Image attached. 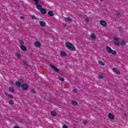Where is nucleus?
Here are the masks:
<instances>
[{
	"instance_id": "obj_1",
	"label": "nucleus",
	"mask_w": 128,
	"mask_h": 128,
	"mask_svg": "<svg viewBox=\"0 0 128 128\" xmlns=\"http://www.w3.org/2000/svg\"><path fill=\"white\" fill-rule=\"evenodd\" d=\"M15 84L17 88H20L23 90H28L30 87H28V85L26 84H22V83L20 81H18L15 82Z\"/></svg>"
},
{
	"instance_id": "obj_2",
	"label": "nucleus",
	"mask_w": 128,
	"mask_h": 128,
	"mask_svg": "<svg viewBox=\"0 0 128 128\" xmlns=\"http://www.w3.org/2000/svg\"><path fill=\"white\" fill-rule=\"evenodd\" d=\"M65 44H66V48H68L70 50H72V51L76 50V47H74V44H72V43L70 42H66Z\"/></svg>"
},
{
	"instance_id": "obj_3",
	"label": "nucleus",
	"mask_w": 128,
	"mask_h": 128,
	"mask_svg": "<svg viewBox=\"0 0 128 128\" xmlns=\"http://www.w3.org/2000/svg\"><path fill=\"white\" fill-rule=\"evenodd\" d=\"M114 40V44L116 46H120V40L116 37H114L113 38Z\"/></svg>"
},
{
	"instance_id": "obj_4",
	"label": "nucleus",
	"mask_w": 128,
	"mask_h": 128,
	"mask_svg": "<svg viewBox=\"0 0 128 128\" xmlns=\"http://www.w3.org/2000/svg\"><path fill=\"white\" fill-rule=\"evenodd\" d=\"M50 68H51L52 70H54V72H60V70L58 68H56V66L52 65V64H50Z\"/></svg>"
},
{
	"instance_id": "obj_5",
	"label": "nucleus",
	"mask_w": 128,
	"mask_h": 128,
	"mask_svg": "<svg viewBox=\"0 0 128 128\" xmlns=\"http://www.w3.org/2000/svg\"><path fill=\"white\" fill-rule=\"evenodd\" d=\"M100 24H101V26H106L108 24H106V22L105 20H101L100 21Z\"/></svg>"
},
{
	"instance_id": "obj_6",
	"label": "nucleus",
	"mask_w": 128,
	"mask_h": 128,
	"mask_svg": "<svg viewBox=\"0 0 128 128\" xmlns=\"http://www.w3.org/2000/svg\"><path fill=\"white\" fill-rule=\"evenodd\" d=\"M20 48L22 50V52H26L28 50L26 47L24 45H21Z\"/></svg>"
},
{
	"instance_id": "obj_7",
	"label": "nucleus",
	"mask_w": 128,
	"mask_h": 128,
	"mask_svg": "<svg viewBox=\"0 0 128 128\" xmlns=\"http://www.w3.org/2000/svg\"><path fill=\"white\" fill-rule=\"evenodd\" d=\"M4 94L6 96H7L9 98H14V96H12V94H7L6 91H4Z\"/></svg>"
},
{
	"instance_id": "obj_8",
	"label": "nucleus",
	"mask_w": 128,
	"mask_h": 128,
	"mask_svg": "<svg viewBox=\"0 0 128 128\" xmlns=\"http://www.w3.org/2000/svg\"><path fill=\"white\" fill-rule=\"evenodd\" d=\"M60 56L63 58H64V56H68V54H66V53L64 51H61L60 52Z\"/></svg>"
},
{
	"instance_id": "obj_9",
	"label": "nucleus",
	"mask_w": 128,
	"mask_h": 128,
	"mask_svg": "<svg viewBox=\"0 0 128 128\" xmlns=\"http://www.w3.org/2000/svg\"><path fill=\"white\" fill-rule=\"evenodd\" d=\"M108 118H110V120H114V116L112 113H109L108 114Z\"/></svg>"
},
{
	"instance_id": "obj_10",
	"label": "nucleus",
	"mask_w": 128,
	"mask_h": 128,
	"mask_svg": "<svg viewBox=\"0 0 128 128\" xmlns=\"http://www.w3.org/2000/svg\"><path fill=\"white\" fill-rule=\"evenodd\" d=\"M40 12L42 14H46V10L45 8H42Z\"/></svg>"
},
{
	"instance_id": "obj_11",
	"label": "nucleus",
	"mask_w": 128,
	"mask_h": 128,
	"mask_svg": "<svg viewBox=\"0 0 128 128\" xmlns=\"http://www.w3.org/2000/svg\"><path fill=\"white\" fill-rule=\"evenodd\" d=\"M40 24L42 28H44V26H46V22H44V21H40Z\"/></svg>"
},
{
	"instance_id": "obj_12",
	"label": "nucleus",
	"mask_w": 128,
	"mask_h": 128,
	"mask_svg": "<svg viewBox=\"0 0 128 128\" xmlns=\"http://www.w3.org/2000/svg\"><path fill=\"white\" fill-rule=\"evenodd\" d=\"M106 50L108 52V54H110L112 50V48H110V46H106Z\"/></svg>"
},
{
	"instance_id": "obj_13",
	"label": "nucleus",
	"mask_w": 128,
	"mask_h": 128,
	"mask_svg": "<svg viewBox=\"0 0 128 128\" xmlns=\"http://www.w3.org/2000/svg\"><path fill=\"white\" fill-rule=\"evenodd\" d=\"M90 38L94 40L96 38V34H92L90 36Z\"/></svg>"
},
{
	"instance_id": "obj_14",
	"label": "nucleus",
	"mask_w": 128,
	"mask_h": 128,
	"mask_svg": "<svg viewBox=\"0 0 128 128\" xmlns=\"http://www.w3.org/2000/svg\"><path fill=\"white\" fill-rule=\"evenodd\" d=\"M34 46H36V48H40V46H41L40 42H36L34 44Z\"/></svg>"
},
{
	"instance_id": "obj_15",
	"label": "nucleus",
	"mask_w": 128,
	"mask_h": 128,
	"mask_svg": "<svg viewBox=\"0 0 128 128\" xmlns=\"http://www.w3.org/2000/svg\"><path fill=\"white\" fill-rule=\"evenodd\" d=\"M22 66H24L25 68H28V63H26V62H24L22 64Z\"/></svg>"
},
{
	"instance_id": "obj_16",
	"label": "nucleus",
	"mask_w": 128,
	"mask_h": 128,
	"mask_svg": "<svg viewBox=\"0 0 128 128\" xmlns=\"http://www.w3.org/2000/svg\"><path fill=\"white\" fill-rule=\"evenodd\" d=\"M15 56L16 58H22V54H20V53H15Z\"/></svg>"
},
{
	"instance_id": "obj_17",
	"label": "nucleus",
	"mask_w": 128,
	"mask_h": 128,
	"mask_svg": "<svg viewBox=\"0 0 128 128\" xmlns=\"http://www.w3.org/2000/svg\"><path fill=\"white\" fill-rule=\"evenodd\" d=\"M65 22H72V19L70 18V17H68V18H64Z\"/></svg>"
},
{
	"instance_id": "obj_18",
	"label": "nucleus",
	"mask_w": 128,
	"mask_h": 128,
	"mask_svg": "<svg viewBox=\"0 0 128 128\" xmlns=\"http://www.w3.org/2000/svg\"><path fill=\"white\" fill-rule=\"evenodd\" d=\"M9 92H16V90L13 87H9Z\"/></svg>"
},
{
	"instance_id": "obj_19",
	"label": "nucleus",
	"mask_w": 128,
	"mask_h": 128,
	"mask_svg": "<svg viewBox=\"0 0 128 128\" xmlns=\"http://www.w3.org/2000/svg\"><path fill=\"white\" fill-rule=\"evenodd\" d=\"M71 104H72V106H78V102H76V101H74V100H72Z\"/></svg>"
},
{
	"instance_id": "obj_20",
	"label": "nucleus",
	"mask_w": 128,
	"mask_h": 128,
	"mask_svg": "<svg viewBox=\"0 0 128 128\" xmlns=\"http://www.w3.org/2000/svg\"><path fill=\"white\" fill-rule=\"evenodd\" d=\"M48 14L50 16H54V12L52 11L49 10L48 12Z\"/></svg>"
},
{
	"instance_id": "obj_21",
	"label": "nucleus",
	"mask_w": 128,
	"mask_h": 128,
	"mask_svg": "<svg viewBox=\"0 0 128 128\" xmlns=\"http://www.w3.org/2000/svg\"><path fill=\"white\" fill-rule=\"evenodd\" d=\"M120 44H121V46H126V41H124V40H122V41L121 42H120Z\"/></svg>"
},
{
	"instance_id": "obj_22",
	"label": "nucleus",
	"mask_w": 128,
	"mask_h": 128,
	"mask_svg": "<svg viewBox=\"0 0 128 128\" xmlns=\"http://www.w3.org/2000/svg\"><path fill=\"white\" fill-rule=\"evenodd\" d=\"M36 8L38 10H40L42 8V5H37L36 6Z\"/></svg>"
},
{
	"instance_id": "obj_23",
	"label": "nucleus",
	"mask_w": 128,
	"mask_h": 128,
	"mask_svg": "<svg viewBox=\"0 0 128 128\" xmlns=\"http://www.w3.org/2000/svg\"><path fill=\"white\" fill-rule=\"evenodd\" d=\"M51 115L52 116H56V112L54 111H52L50 112Z\"/></svg>"
},
{
	"instance_id": "obj_24",
	"label": "nucleus",
	"mask_w": 128,
	"mask_h": 128,
	"mask_svg": "<svg viewBox=\"0 0 128 128\" xmlns=\"http://www.w3.org/2000/svg\"><path fill=\"white\" fill-rule=\"evenodd\" d=\"M110 54H112L114 56H116V51L115 50H112L110 52Z\"/></svg>"
},
{
	"instance_id": "obj_25",
	"label": "nucleus",
	"mask_w": 128,
	"mask_h": 128,
	"mask_svg": "<svg viewBox=\"0 0 128 128\" xmlns=\"http://www.w3.org/2000/svg\"><path fill=\"white\" fill-rule=\"evenodd\" d=\"M98 64H100V66H106V64H104V62H102V61H99L98 62Z\"/></svg>"
},
{
	"instance_id": "obj_26",
	"label": "nucleus",
	"mask_w": 128,
	"mask_h": 128,
	"mask_svg": "<svg viewBox=\"0 0 128 128\" xmlns=\"http://www.w3.org/2000/svg\"><path fill=\"white\" fill-rule=\"evenodd\" d=\"M34 2H35L36 6H39L38 4V0H33Z\"/></svg>"
},
{
	"instance_id": "obj_27",
	"label": "nucleus",
	"mask_w": 128,
	"mask_h": 128,
	"mask_svg": "<svg viewBox=\"0 0 128 128\" xmlns=\"http://www.w3.org/2000/svg\"><path fill=\"white\" fill-rule=\"evenodd\" d=\"M19 42L21 46H24V41L22 40H19Z\"/></svg>"
},
{
	"instance_id": "obj_28",
	"label": "nucleus",
	"mask_w": 128,
	"mask_h": 128,
	"mask_svg": "<svg viewBox=\"0 0 128 128\" xmlns=\"http://www.w3.org/2000/svg\"><path fill=\"white\" fill-rule=\"evenodd\" d=\"M30 18H32V20H36V16L32 15H30Z\"/></svg>"
},
{
	"instance_id": "obj_29",
	"label": "nucleus",
	"mask_w": 128,
	"mask_h": 128,
	"mask_svg": "<svg viewBox=\"0 0 128 128\" xmlns=\"http://www.w3.org/2000/svg\"><path fill=\"white\" fill-rule=\"evenodd\" d=\"M116 16H122V14L117 12H116Z\"/></svg>"
},
{
	"instance_id": "obj_30",
	"label": "nucleus",
	"mask_w": 128,
	"mask_h": 128,
	"mask_svg": "<svg viewBox=\"0 0 128 128\" xmlns=\"http://www.w3.org/2000/svg\"><path fill=\"white\" fill-rule=\"evenodd\" d=\"M59 80H60L62 82H64V78L62 77H59Z\"/></svg>"
},
{
	"instance_id": "obj_31",
	"label": "nucleus",
	"mask_w": 128,
	"mask_h": 128,
	"mask_svg": "<svg viewBox=\"0 0 128 128\" xmlns=\"http://www.w3.org/2000/svg\"><path fill=\"white\" fill-rule=\"evenodd\" d=\"M31 92H32V94H36V89L34 88L32 89Z\"/></svg>"
},
{
	"instance_id": "obj_32",
	"label": "nucleus",
	"mask_w": 128,
	"mask_h": 128,
	"mask_svg": "<svg viewBox=\"0 0 128 128\" xmlns=\"http://www.w3.org/2000/svg\"><path fill=\"white\" fill-rule=\"evenodd\" d=\"M85 22H90V18H86Z\"/></svg>"
},
{
	"instance_id": "obj_33",
	"label": "nucleus",
	"mask_w": 128,
	"mask_h": 128,
	"mask_svg": "<svg viewBox=\"0 0 128 128\" xmlns=\"http://www.w3.org/2000/svg\"><path fill=\"white\" fill-rule=\"evenodd\" d=\"M98 78H99L100 80H102V79L104 78V76H102V74H100V75H98Z\"/></svg>"
},
{
	"instance_id": "obj_34",
	"label": "nucleus",
	"mask_w": 128,
	"mask_h": 128,
	"mask_svg": "<svg viewBox=\"0 0 128 128\" xmlns=\"http://www.w3.org/2000/svg\"><path fill=\"white\" fill-rule=\"evenodd\" d=\"M115 72L116 74H120V72L118 70H116Z\"/></svg>"
},
{
	"instance_id": "obj_35",
	"label": "nucleus",
	"mask_w": 128,
	"mask_h": 128,
	"mask_svg": "<svg viewBox=\"0 0 128 128\" xmlns=\"http://www.w3.org/2000/svg\"><path fill=\"white\" fill-rule=\"evenodd\" d=\"M9 104H14V101H12V100H10L9 101Z\"/></svg>"
},
{
	"instance_id": "obj_36",
	"label": "nucleus",
	"mask_w": 128,
	"mask_h": 128,
	"mask_svg": "<svg viewBox=\"0 0 128 128\" xmlns=\"http://www.w3.org/2000/svg\"><path fill=\"white\" fill-rule=\"evenodd\" d=\"M20 80L21 82H24V78H20Z\"/></svg>"
},
{
	"instance_id": "obj_37",
	"label": "nucleus",
	"mask_w": 128,
	"mask_h": 128,
	"mask_svg": "<svg viewBox=\"0 0 128 128\" xmlns=\"http://www.w3.org/2000/svg\"><path fill=\"white\" fill-rule=\"evenodd\" d=\"M72 92H75V94H76V92H77L76 89H74L72 90Z\"/></svg>"
},
{
	"instance_id": "obj_38",
	"label": "nucleus",
	"mask_w": 128,
	"mask_h": 128,
	"mask_svg": "<svg viewBox=\"0 0 128 128\" xmlns=\"http://www.w3.org/2000/svg\"><path fill=\"white\" fill-rule=\"evenodd\" d=\"M83 124H88V121H86V120H84V121L83 122Z\"/></svg>"
},
{
	"instance_id": "obj_39",
	"label": "nucleus",
	"mask_w": 128,
	"mask_h": 128,
	"mask_svg": "<svg viewBox=\"0 0 128 128\" xmlns=\"http://www.w3.org/2000/svg\"><path fill=\"white\" fill-rule=\"evenodd\" d=\"M20 18L21 20H24V16H20Z\"/></svg>"
},
{
	"instance_id": "obj_40",
	"label": "nucleus",
	"mask_w": 128,
	"mask_h": 128,
	"mask_svg": "<svg viewBox=\"0 0 128 128\" xmlns=\"http://www.w3.org/2000/svg\"><path fill=\"white\" fill-rule=\"evenodd\" d=\"M112 70H114V72H116V70H116V68H114L112 69Z\"/></svg>"
},
{
	"instance_id": "obj_41",
	"label": "nucleus",
	"mask_w": 128,
	"mask_h": 128,
	"mask_svg": "<svg viewBox=\"0 0 128 128\" xmlns=\"http://www.w3.org/2000/svg\"><path fill=\"white\" fill-rule=\"evenodd\" d=\"M62 128H68V126L66 125H64Z\"/></svg>"
},
{
	"instance_id": "obj_42",
	"label": "nucleus",
	"mask_w": 128,
	"mask_h": 128,
	"mask_svg": "<svg viewBox=\"0 0 128 128\" xmlns=\"http://www.w3.org/2000/svg\"><path fill=\"white\" fill-rule=\"evenodd\" d=\"M118 30H122V27H118Z\"/></svg>"
},
{
	"instance_id": "obj_43",
	"label": "nucleus",
	"mask_w": 128,
	"mask_h": 128,
	"mask_svg": "<svg viewBox=\"0 0 128 128\" xmlns=\"http://www.w3.org/2000/svg\"><path fill=\"white\" fill-rule=\"evenodd\" d=\"M10 84H14V82H12V81H11L10 82Z\"/></svg>"
},
{
	"instance_id": "obj_44",
	"label": "nucleus",
	"mask_w": 128,
	"mask_h": 128,
	"mask_svg": "<svg viewBox=\"0 0 128 128\" xmlns=\"http://www.w3.org/2000/svg\"><path fill=\"white\" fill-rule=\"evenodd\" d=\"M102 2H104V0H100Z\"/></svg>"
},
{
	"instance_id": "obj_45",
	"label": "nucleus",
	"mask_w": 128,
	"mask_h": 128,
	"mask_svg": "<svg viewBox=\"0 0 128 128\" xmlns=\"http://www.w3.org/2000/svg\"><path fill=\"white\" fill-rule=\"evenodd\" d=\"M124 0L126 1V0Z\"/></svg>"
},
{
	"instance_id": "obj_46",
	"label": "nucleus",
	"mask_w": 128,
	"mask_h": 128,
	"mask_svg": "<svg viewBox=\"0 0 128 128\" xmlns=\"http://www.w3.org/2000/svg\"><path fill=\"white\" fill-rule=\"evenodd\" d=\"M64 26H66V24H64Z\"/></svg>"
}]
</instances>
